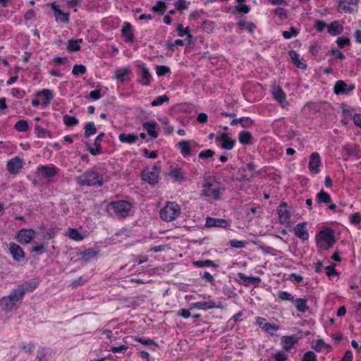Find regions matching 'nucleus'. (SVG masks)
<instances>
[{
    "mask_svg": "<svg viewBox=\"0 0 361 361\" xmlns=\"http://www.w3.org/2000/svg\"><path fill=\"white\" fill-rule=\"evenodd\" d=\"M225 188L216 177L209 176L204 180L202 186L201 195L205 198L209 203H213L221 200Z\"/></svg>",
    "mask_w": 361,
    "mask_h": 361,
    "instance_id": "f257e3e1",
    "label": "nucleus"
},
{
    "mask_svg": "<svg viewBox=\"0 0 361 361\" xmlns=\"http://www.w3.org/2000/svg\"><path fill=\"white\" fill-rule=\"evenodd\" d=\"M76 181L81 186H102L104 185L103 175L98 173L95 168L84 172L76 178Z\"/></svg>",
    "mask_w": 361,
    "mask_h": 361,
    "instance_id": "f03ea898",
    "label": "nucleus"
},
{
    "mask_svg": "<svg viewBox=\"0 0 361 361\" xmlns=\"http://www.w3.org/2000/svg\"><path fill=\"white\" fill-rule=\"evenodd\" d=\"M108 207L114 212L118 219H124L129 216L133 204L129 201L118 200L110 202Z\"/></svg>",
    "mask_w": 361,
    "mask_h": 361,
    "instance_id": "7ed1b4c3",
    "label": "nucleus"
},
{
    "mask_svg": "<svg viewBox=\"0 0 361 361\" xmlns=\"http://www.w3.org/2000/svg\"><path fill=\"white\" fill-rule=\"evenodd\" d=\"M181 210L179 204L176 202H167L159 212L160 218L166 222L176 219L180 214Z\"/></svg>",
    "mask_w": 361,
    "mask_h": 361,
    "instance_id": "20e7f679",
    "label": "nucleus"
},
{
    "mask_svg": "<svg viewBox=\"0 0 361 361\" xmlns=\"http://www.w3.org/2000/svg\"><path fill=\"white\" fill-rule=\"evenodd\" d=\"M238 5L233 8L232 13L235 15H239L236 17L237 25L240 30H248V23L246 20V17L244 14L248 13V6L243 4L245 0H235Z\"/></svg>",
    "mask_w": 361,
    "mask_h": 361,
    "instance_id": "39448f33",
    "label": "nucleus"
},
{
    "mask_svg": "<svg viewBox=\"0 0 361 361\" xmlns=\"http://www.w3.org/2000/svg\"><path fill=\"white\" fill-rule=\"evenodd\" d=\"M161 167L158 164H154L152 166L145 168L141 172V179L150 185L157 184L159 181V173Z\"/></svg>",
    "mask_w": 361,
    "mask_h": 361,
    "instance_id": "423d86ee",
    "label": "nucleus"
},
{
    "mask_svg": "<svg viewBox=\"0 0 361 361\" xmlns=\"http://www.w3.org/2000/svg\"><path fill=\"white\" fill-rule=\"evenodd\" d=\"M317 245L321 249L327 250L335 243V237L331 231H322L316 237Z\"/></svg>",
    "mask_w": 361,
    "mask_h": 361,
    "instance_id": "0eeeda50",
    "label": "nucleus"
},
{
    "mask_svg": "<svg viewBox=\"0 0 361 361\" xmlns=\"http://www.w3.org/2000/svg\"><path fill=\"white\" fill-rule=\"evenodd\" d=\"M36 231L32 228H22L17 233L16 238L17 241L23 245L30 243L35 238Z\"/></svg>",
    "mask_w": 361,
    "mask_h": 361,
    "instance_id": "6e6552de",
    "label": "nucleus"
},
{
    "mask_svg": "<svg viewBox=\"0 0 361 361\" xmlns=\"http://www.w3.org/2000/svg\"><path fill=\"white\" fill-rule=\"evenodd\" d=\"M51 8L54 12L55 20L58 23H68L70 20V13L68 12H63L60 9L59 6L56 2L51 4Z\"/></svg>",
    "mask_w": 361,
    "mask_h": 361,
    "instance_id": "1a4fd4ad",
    "label": "nucleus"
},
{
    "mask_svg": "<svg viewBox=\"0 0 361 361\" xmlns=\"http://www.w3.org/2000/svg\"><path fill=\"white\" fill-rule=\"evenodd\" d=\"M121 32L126 43H133L135 42V30L130 23L127 21L123 22Z\"/></svg>",
    "mask_w": 361,
    "mask_h": 361,
    "instance_id": "9d476101",
    "label": "nucleus"
},
{
    "mask_svg": "<svg viewBox=\"0 0 361 361\" xmlns=\"http://www.w3.org/2000/svg\"><path fill=\"white\" fill-rule=\"evenodd\" d=\"M35 97L39 99L41 105L45 108L50 104L51 100L54 97V95L51 90L42 89V90L36 92Z\"/></svg>",
    "mask_w": 361,
    "mask_h": 361,
    "instance_id": "9b49d317",
    "label": "nucleus"
},
{
    "mask_svg": "<svg viewBox=\"0 0 361 361\" xmlns=\"http://www.w3.org/2000/svg\"><path fill=\"white\" fill-rule=\"evenodd\" d=\"M354 84H347L343 80H338L334 87V92L336 95L347 94L355 89Z\"/></svg>",
    "mask_w": 361,
    "mask_h": 361,
    "instance_id": "f8f14e48",
    "label": "nucleus"
},
{
    "mask_svg": "<svg viewBox=\"0 0 361 361\" xmlns=\"http://www.w3.org/2000/svg\"><path fill=\"white\" fill-rule=\"evenodd\" d=\"M279 221L282 224H288L290 219L289 207L285 202H281L277 209Z\"/></svg>",
    "mask_w": 361,
    "mask_h": 361,
    "instance_id": "ddd939ff",
    "label": "nucleus"
},
{
    "mask_svg": "<svg viewBox=\"0 0 361 361\" xmlns=\"http://www.w3.org/2000/svg\"><path fill=\"white\" fill-rule=\"evenodd\" d=\"M23 167V160L18 157H15L8 160L6 164V169L11 174H17Z\"/></svg>",
    "mask_w": 361,
    "mask_h": 361,
    "instance_id": "4468645a",
    "label": "nucleus"
},
{
    "mask_svg": "<svg viewBox=\"0 0 361 361\" xmlns=\"http://www.w3.org/2000/svg\"><path fill=\"white\" fill-rule=\"evenodd\" d=\"M358 0H340L338 10L344 13H352L357 10Z\"/></svg>",
    "mask_w": 361,
    "mask_h": 361,
    "instance_id": "2eb2a0df",
    "label": "nucleus"
},
{
    "mask_svg": "<svg viewBox=\"0 0 361 361\" xmlns=\"http://www.w3.org/2000/svg\"><path fill=\"white\" fill-rule=\"evenodd\" d=\"M9 252L13 259L16 262H21L25 257V254L22 247L16 243H10L8 247Z\"/></svg>",
    "mask_w": 361,
    "mask_h": 361,
    "instance_id": "dca6fc26",
    "label": "nucleus"
},
{
    "mask_svg": "<svg viewBox=\"0 0 361 361\" xmlns=\"http://www.w3.org/2000/svg\"><path fill=\"white\" fill-rule=\"evenodd\" d=\"M37 171L43 178H53L59 171V169L54 165H41L37 168Z\"/></svg>",
    "mask_w": 361,
    "mask_h": 361,
    "instance_id": "f3484780",
    "label": "nucleus"
},
{
    "mask_svg": "<svg viewBox=\"0 0 361 361\" xmlns=\"http://www.w3.org/2000/svg\"><path fill=\"white\" fill-rule=\"evenodd\" d=\"M321 158L317 152H313L310 157L308 168L310 173L317 174L319 172L321 165Z\"/></svg>",
    "mask_w": 361,
    "mask_h": 361,
    "instance_id": "a211bd4d",
    "label": "nucleus"
},
{
    "mask_svg": "<svg viewBox=\"0 0 361 361\" xmlns=\"http://www.w3.org/2000/svg\"><path fill=\"white\" fill-rule=\"evenodd\" d=\"M272 95L277 102H279L283 107L287 105L286 95L282 88L278 85H274L271 90Z\"/></svg>",
    "mask_w": 361,
    "mask_h": 361,
    "instance_id": "6ab92c4d",
    "label": "nucleus"
},
{
    "mask_svg": "<svg viewBox=\"0 0 361 361\" xmlns=\"http://www.w3.org/2000/svg\"><path fill=\"white\" fill-rule=\"evenodd\" d=\"M38 285L39 281L37 279H32L22 283L17 287L20 289V291H23V293L25 295L26 293L32 292L34 290H35Z\"/></svg>",
    "mask_w": 361,
    "mask_h": 361,
    "instance_id": "aec40b11",
    "label": "nucleus"
},
{
    "mask_svg": "<svg viewBox=\"0 0 361 361\" xmlns=\"http://www.w3.org/2000/svg\"><path fill=\"white\" fill-rule=\"evenodd\" d=\"M140 77L138 79V82L142 85V86H149L151 83L152 77V74L150 73L148 68L145 65L142 64L140 66Z\"/></svg>",
    "mask_w": 361,
    "mask_h": 361,
    "instance_id": "412c9836",
    "label": "nucleus"
},
{
    "mask_svg": "<svg viewBox=\"0 0 361 361\" xmlns=\"http://www.w3.org/2000/svg\"><path fill=\"white\" fill-rule=\"evenodd\" d=\"M190 307L191 308L207 311L211 309L218 307V305L216 304V302L213 300H208L192 302L190 303Z\"/></svg>",
    "mask_w": 361,
    "mask_h": 361,
    "instance_id": "4be33fe9",
    "label": "nucleus"
},
{
    "mask_svg": "<svg viewBox=\"0 0 361 361\" xmlns=\"http://www.w3.org/2000/svg\"><path fill=\"white\" fill-rule=\"evenodd\" d=\"M294 233L295 236L302 240H307L309 238V233L306 227L305 222L298 224L294 228Z\"/></svg>",
    "mask_w": 361,
    "mask_h": 361,
    "instance_id": "5701e85b",
    "label": "nucleus"
},
{
    "mask_svg": "<svg viewBox=\"0 0 361 361\" xmlns=\"http://www.w3.org/2000/svg\"><path fill=\"white\" fill-rule=\"evenodd\" d=\"M205 226L208 228L219 227L225 228L228 226V221L224 219L207 217Z\"/></svg>",
    "mask_w": 361,
    "mask_h": 361,
    "instance_id": "b1692460",
    "label": "nucleus"
},
{
    "mask_svg": "<svg viewBox=\"0 0 361 361\" xmlns=\"http://www.w3.org/2000/svg\"><path fill=\"white\" fill-rule=\"evenodd\" d=\"M184 171L180 167H176L170 170L168 175L173 180L180 183L185 181Z\"/></svg>",
    "mask_w": 361,
    "mask_h": 361,
    "instance_id": "393cba45",
    "label": "nucleus"
},
{
    "mask_svg": "<svg viewBox=\"0 0 361 361\" xmlns=\"http://www.w3.org/2000/svg\"><path fill=\"white\" fill-rule=\"evenodd\" d=\"M297 342L298 338L294 335L284 336L281 338V344L285 350H290Z\"/></svg>",
    "mask_w": 361,
    "mask_h": 361,
    "instance_id": "a878e982",
    "label": "nucleus"
},
{
    "mask_svg": "<svg viewBox=\"0 0 361 361\" xmlns=\"http://www.w3.org/2000/svg\"><path fill=\"white\" fill-rule=\"evenodd\" d=\"M157 126V123L154 121H152L149 122H144L142 123V127L147 132L148 135L153 137V138H157L159 136L158 133L155 130Z\"/></svg>",
    "mask_w": 361,
    "mask_h": 361,
    "instance_id": "bb28decb",
    "label": "nucleus"
},
{
    "mask_svg": "<svg viewBox=\"0 0 361 361\" xmlns=\"http://www.w3.org/2000/svg\"><path fill=\"white\" fill-rule=\"evenodd\" d=\"M178 148L180 149V152L181 155L186 158L191 155L192 151H191V147L190 145V141L188 140H181L180 141L178 145Z\"/></svg>",
    "mask_w": 361,
    "mask_h": 361,
    "instance_id": "cd10ccee",
    "label": "nucleus"
},
{
    "mask_svg": "<svg viewBox=\"0 0 361 361\" xmlns=\"http://www.w3.org/2000/svg\"><path fill=\"white\" fill-rule=\"evenodd\" d=\"M139 139V136L133 133H121L118 135V140L122 143L129 145L135 144Z\"/></svg>",
    "mask_w": 361,
    "mask_h": 361,
    "instance_id": "c85d7f7f",
    "label": "nucleus"
},
{
    "mask_svg": "<svg viewBox=\"0 0 361 361\" xmlns=\"http://www.w3.org/2000/svg\"><path fill=\"white\" fill-rule=\"evenodd\" d=\"M16 305L13 301L9 300L8 296H4L0 299V310L6 312H11Z\"/></svg>",
    "mask_w": 361,
    "mask_h": 361,
    "instance_id": "c756f323",
    "label": "nucleus"
},
{
    "mask_svg": "<svg viewBox=\"0 0 361 361\" xmlns=\"http://www.w3.org/2000/svg\"><path fill=\"white\" fill-rule=\"evenodd\" d=\"M134 340L146 345L149 348V349L152 351H157L159 348V345L152 339L149 338H142V337H135Z\"/></svg>",
    "mask_w": 361,
    "mask_h": 361,
    "instance_id": "7c9ffc66",
    "label": "nucleus"
},
{
    "mask_svg": "<svg viewBox=\"0 0 361 361\" xmlns=\"http://www.w3.org/2000/svg\"><path fill=\"white\" fill-rule=\"evenodd\" d=\"M8 296L9 300L13 301L15 305H16L17 303H21L25 297L23 291H20L18 287L13 289Z\"/></svg>",
    "mask_w": 361,
    "mask_h": 361,
    "instance_id": "2f4dec72",
    "label": "nucleus"
},
{
    "mask_svg": "<svg viewBox=\"0 0 361 361\" xmlns=\"http://www.w3.org/2000/svg\"><path fill=\"white\" fill-rule=\"evenodd\" d=\"M98 251L94 248H88L81 252V259L85 262H90L96 259Z\"/></svg>",
    "mask_w": 361,
    "mask_h": 361,
    "instance_id": "473e14b6",
    "label": "nucleus"
},
{
    "mask_svg": "<svg viewBox=\"0 0 361 361\" xmlns=\"http://www.w3.org/2000/svg\"><path fill=\"white\" fill-rule=\"evenodd\" d=\"M289 56L292 59V62L297 68L302 70L307 68V64L301 61L300 55L295 51H290Z\"/></svg>",
    "mask_w": 361,
    "mask_h": 361,
    "instance_id": "72a5a7b5",
    "label": "nucleus"
},
{
    "mask_svg": "<svg viewBox=\"0 0 361 361\" xmlns=\"http://www.w3.org/2000/svg\"><path fill=\"white\" fill-rule=\"evenodd\" d=\"M220 140L221 141L222 148L227 150H231L233 148L235 140L230 138L226 133H224L221 135Z\"/></svg>",
    "mask_w": 361,
    "mask_h": 361,
    "instance_id": "f704fd0d",
    "label": "nucleus"
},
{
    "mask_svg": "<svg viewBox=\"0 0 361 361\" xmlns=\"http://www.w3.org/2000/svg\"><path fill=\"white\" fill-rule=\"evenodd\" d=\"M130 73V70L128 68H119L115 71L114 75H113V78L121 82H123L126 80V77L128 76Z\"/></svg>",
    "mask_w": 361,
    "mask_h": 361,
    "instance_id": "c9c22d12",
    "label": "nucleus"
},
{
    "mask_svg": "<svg viewBox=\"0 0 361 361\" xmlns=\"http://www.w3.org/2000/svg\"><path fill=\"white\" fill-rule=\"evenodd\" d=\"M82 39H70L67 44V51L69 52H76L80 50V44L82 43Z\"/></svg>",
    "mask_w": 361,
    "mask_h": 361,
    "instance_id": "e433bc0d",
    "label": "nucleus"
},
{
    "mask_svg": "<svg viewBox=\"0 0 361 361\" xmlns=\"http://www.w3.org/2000/svg\"><path fill=\"white\" fill-rule=\"evenodd\" d=\"M327 29L328 32L332 36L338 35L343 32V26L339 25L337 21L331 22L327 25Z\"/></svg>",
    "mask_w": 361,
    "mask_h": 361,
    "instance_id": "4c0bfd02",
    "label": "nucleus"
},
{
    "mask_svg": "<svg viewBox=\"0 0 361 361\" xmlns=\"http://www.w3.org/2000/svg\"><path fill=\"white\" fill-rule=\"evenodd\" d=\"M176 29L178 32V35L180 37H183L184 36H186V39L190 42L192 39V35L190 33V29L188 27H184L183 25L180 23H178L176 25Z\"/></svg>",
    "mask_w": 361,
    "mask_h": 361,
    "instance_id": "58836bf2",
    "label": "nucleus"
},
{
    "mask_svg": "<svg viewBox=\"0 0 361 361\" xmlns=\"http://www.w3.org/2000/svg\"><path fill=\"white\" fill-rule=\"evenodd\" d=\"M84 136L86 138H89L92 135L96 134L97 131L95 124L93 121H89L86 123L84 127Z\"/></svg>",
    "mask_w": 361,
    "mask_h": 361,
    "instance_id": "ea45409f",
    "label": "nucleus"
},
{
    "mask_svg": "<svg viewBox=\"0 0 361 361\" xmlns=\"http://www.w3.org/2000/svg\"><path fill=\"white\" fill-rule=\"evenodd\" d=\"M35 131L37 137L39 138L52 137L51 132L46 128H44L39 125H36L35 126Z\"/></svg>",
    "mask_w": 361,
    "mask_h": 361,
    "instance_id": "a19ab883",
    "label": "nucleus"
},
{
    "mask_svg": "<svg viewBox=\"0 0 361 361\" xmlns=\"http://www.w3.org/2000/svg\"><path fill=\"white\" fill-rule=\"evenodd\" d=\"M67 236L75 241H82L84 240V236L76 228H69Z\"/></svg>",
    "mask_w": 361,
    "mask_h": 361,
    "instance_id": "79ce46f5",
    "label": "nucleus"
},
{
    "mask_svg": "<svg viewBox=\"0 0 361 361\" xmlns=\"http://www.w3.org/2000/svg\"><path fill=\"white\" fill-rule=\"evenodd\" d=\"M193 264L197 268L210 267L216 268L219 267L218 264H215L214 262L210 259L194 261Z\"/></svg>",
    "mask_w": 361,
    "mask_h": 361,
    "instance_id": "37998d69",
    "label": "nucleus"
},
{
    "mask_svg": "<svg viewBox=\"0 0 361 361\" xmlns=\"http://www.w3.org/2000/svg\"><path fill=\"white\" fill-rule=\"evenodd\" d=\"M102 142L99 139L96 138L94 140V149H90V153L93 156H97L103 153Z\"/></svg>",
    "mask_w": 361,
    "mask_h": 361,
    "instance_id": "c03bdc74",
    "label": "nucleus"
},
{
    "mask_svg": "<svg viewBox=\"0 0 361 361\" xmlns=\"http://www.w3.org/2000/svg\"><path fill=\"white\" fill-rule=\"evenodd\" d=\"M63 121L66 126L74 127L79 123V120L75 117L68 114H65L63 116Z\"/></svg>",
    "mask_w": 361,
    "mask_h": 361,
    "instance_id": "a18cd8bd",
    "label": "nucleus"
},
{
    "mask_svg": "<svg viewBox=\"0 0 361 361\" xmlns=\"http://www.w3.org/2000/svg\"><path fill=\"white\" fill-rule=\"evenodd\" d=\"M295 307L300 312H305L308 307L307 305V300L304 298H298L295 300Z\"/></svg>",
    "mask_w": 361,
    "mask_h": 361,
    "instance_id": "49530a36",
    "label": "nucleus"
},
{
    "mask_svg": "<svg viewBox=\"0 0 361 361\" xmlns=\"http://www.w3.org/2000/svg\"><path fill=\"white\" fill-rule=\"evenodd\" d=\"M166 10V4L163 1H157L156 4L152 8V11L154 13L162 15Z\"/></svg>",
    "mask_w": 361,
    "mask_h": 361,
    "instance_id": "de8ad7c7",
    "label": "nucleus"
},
{
    "mask_svg": "<svg viewBox=\"0 0 361 361\" xmlns=\"http://www.w3.org/2000/svg\"><path fill=\"white\" fill-rule=\"evenodd\" d=\"M331 201V199L330 195L323 190H321L319 192L317 193V202L318 203H329Z\"/></svg>",
    "mask_w": 361,
    "mask_h": 361,
    "instance_id": "09e8293b",
    "label": "nucleus"
},
{
    "mask_svg": "<svg viewBox=\"0 0 361 361\" xmlns=\"http://www.w3.org/2000/svg\"><path fill=\"white\" fill-rule=\"evenodd\" d=\"M29 124L26 120H20L14 126V128L18 132H26L29 130Z\"/></svg>",
    "mask_w": 361,
    "mask_h": 361,
    "instance_id": "8fccbe9b",
    "label": "nucleus"
},
{
    "mask_svg": "<svg viewBox=\"0 0 361 361\" xmlns=\"http://www.w3.org/2000/svg\"><path fill=\"white\" fill-rule=\"evenodd\" d=\"M59 231L58 227H49L47 228L45 235H44V240H51L54 238Z\"/></svg>",
    "mask_w": 361,
    "mask_h": 361,
    "instance_id": "3c124183",
    "label": "nucleus"
},
{
    "mask_svg": "<svg viewBox=\"0 0 361 361\" xmlns=\"http://www.w3.org/2000/svg\"><path fill=\"white\" fill-rule=\"evenodd\" d=\"M169 101V97L166 94L157 97L154 100L152 101L151 105L152 106H157L162 105L165 102Z\"/></svg>",
    "mask_w": 361,
    "mask_h": 361,
    "instance_id": "603ef678",
    "label": "nucleus"
},
{
    "mask_svg": "<svg viewBox=\"0 0 361 361\" xmlns=\"http://www.w3.org/2000/svg\"><path fill=\"white\" fill-rule=\"evenodd\" d=\"M171 68L166 66H157L156 67V73L159 77L164 76L171 73Z\"/></svg>",
    "mask_w": 361,
    "mask_h": 361,
    "instance_id": "864d4df0",
    "label": "nucleus"
},
{
    "mask_svg": "<svg viewBox=\"0 0 361 361\" xmlns=\"http://www.w3.org/2000/svg\"><path fill=\"white\" fill-rule=\"evenodd\" d=\"M87 72L86 66L82 64H75L72 69V74L78 75L79 74H85Z\"/></svg>",
    "mask_w": 361,
    "mask_h": 361,
    "instance_id": "5fc2aeb1",
    "label": "nucleus"
},
{
    "mask_svg": "<svg viewBox=\"0 0 361 361\" xmlns=\"http://www.w3.org/2000/svg\"><path fill=\"white\" fill-rule=\"evenodd\" d=\"M215 152L211 149L201 151L198 154V158L204 160L208 158H212L214 156Z\"/></svg>",
    "mask_w": 361,
    "mask_h": 361,
    "instance_id": "6e6d98bb",
    "label": "nucleus"
},
{
    "mask_svg": "<svg viewBox=\"0 0 361 361\" xmlns=\"http://www.w3.org/2000/svg\"><path fill=\"white\" fill-rule=\"evenodd\" d=\"M47 252L46 244L45 243H42L39 245L32 246L31 248V252H35L37 255H42L43 253Z\"/></svg>",
    "mask_w": 361,
    "mask_h": 361,
    "instance_id": "4d7b16f0",
    "label": "nucleus"
},
{
    "mask_svg": "<svg viewBox=\"0 0 361 361\" xmlns=\"http://www.w3.org/2000/svg\"><path fill=\"white\" fill-rule=\"evenodd\" d=\"M47 252L46 244L45 243H42L39 245L32 246L31 248V252H35L37 255H42L43 253Z\"/></svg>",
    "mask_w": 361,
    "mask_h": 361,
    "instance_id": "13d9d810",
    "label": "nucleus"
},
{
    "mask_svg": "<svg viewBox=\"0 0 361 361\" xmlns=\"http://www.w3.org/2000/svg\"><path fill=\"white\" fill-rule=\"evenodd\" d=\"M20 347L25 353H31L34 350L35 345L33 342L29 343H21Z\"/></svg>",
    "mask_w": 361,
    "mask_h": 361,
    "instance_id": "bf43d9fd",
    "label": "nucleus"
},
{
    "mask_svg": "<svg viewBox=\"0 0 361 361\" xmlns=\"http://www.w3.org/2000/svg\"><path fill=\"white\" fill-rule=\"evenodd\" d=\"M128 348V345L122 344L118 346H111L109 351L112 353H125Z\"/></svg>",
    "mask_w": 361,
    "mask_h": 361,
    "instance_id": "052dcab7",
    "label": "nucleus"
},
{
    "mask_svg": "<svg viewBox=\"0 0 361 361\" xmlns=\"http://www.w3.org/2000/svg\"><path fill=\"white\" fill-rule=\"evenodd\" d=\"M247 173L245 169H239L238 172L235 173V178L238 181H244L247 179Z\"/></svg>",
    "mask_w": 361,
    "mask_h": 361,
    "instance_id": "680f3d73",
    "label": "nucleus"
},
{
    "mask_svg": "<svg viewBox=\"0 0 361 361\" xmlns=\"http://www.w3.org/2000/svg\"><path fill=\"white\" fill-rule=\"evenodd\" d=\"M298 34V31L294 27H291L290 31H283L282 33L283 37L285 39H290L292 37H295Z\"/></svg>",
    "mask_w": 361,
    "mask_h": 361,
    "instance_id": "e2e57ef3",
    "label": "nucleus"
},
{
    "mask_svg": "<svg viewBox=\"0 0 361 361\" xmlns=\"http://www.w3.org/2000/svg\"><path fill=\"white\" fill-rule=\"evenodd\" d=\"M279 329V326L275 324H271V323H267L264 329H263L267 333L269 334L270 335H274V332L278 331Z\"/></svg>",
    "mask_w": 361,
    "mask_h": 361,
    "instance_id": "0e129e2a",
    "label": "nucleus"
},
{
    "mask_svg": "<svg viewBox=\"0 0 361 361\" xmlns=\"http://www.w3.org/2000/svg\"><path fill=\"white\" fill-rule=\"evenodd\" d=\"M301 361H317V355L313 351L305 353Z\"/></svg>",
    "mask_w": 361,
    "mask_h": 361,
    "instance_id": "69168bd1",
    "label": "nucleus"
},
{
    "mask_svg": "<svg viewBox=\"0 0 361 361\" xmlns=\"http://www.w3.org/2000/svg\"><path fill=\"white\" fill-rule=\"evenodd\" d=\"M274 357L275 361H287L288 356V354L285 351L281 350V351L277 352L274 355Z\"/></svg>",
    "mask_w": 361,
    "mask_h": 361,
    "instance_id": "338daca9",
    "label": "nucleus"
},
{
    "mask_svg": "<svg viewBox=\"0 0 361 361\" xmlns=\"http://www.w3.org/2000/svg\"><path fill=\"white\" fill-rule=\"evenodd\" d=\"M350 221L354 225H358L361 223V214L360 213H354L350 216Z\"/></svg>",
    "mask_w": 361,
    "mask_h": 361,
    "instance_id": "774afa93",
    "label": "nucleus"
}]
</instances>
